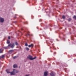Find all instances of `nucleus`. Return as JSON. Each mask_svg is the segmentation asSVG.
Here are the masks:
<instances>
[{
	"instance_id": "obj_1",
	"label": "nucleus",
	"mask_w": 76,
	"mask_h": 76,
	"mask_svg": "<svg viewBox=\"0 0 76 76\" xmlns=\"http://www.w3.org/2000/svg\"><path fill=\"white\" fill-rule=\"evenodd\" d=\"M36 56L34 57V58H33L32 56L31 55H29L27 57V58H29L31 60H34L36 58Z\"/></svg>"
},
{
	"instance_id": "obj_2",
	"label": "nucleus",
	"mask_w": 76,
	"mask_h": 76,
	"mask_svg": "<svg viewBox=\"0 0 76 76\" xmlns=\"http://www.w3.org/2000/svg\"><path fill=\"white\" fill-rule=\"evenodd\" d=\"M12 48H13V47H15V44L14 43L11 44L10 43L8 45V47H10Z\"/></svg>"
},
{
	"instance_id": "obj_3",
	"label": "nucleus",
	"mask_w": 76,
	"mask_h": 76,
	"mask_svg": "<svg viewBox=\"0 0 76 76\" xmlns=\"http://www.w3.org/2000/svg\"><path fill=\"white\" fill-rule=\"evenodd\" d=\"M4 22V19L2 18H0V22Z\"/></svg>"
},
{
	"instance_id": "obj_4",
	"label": "nucleus",
	"mask_w": 76,
	"mask_h": 76,
	"mask_svg": "<svg viewBox=\"0 0 76 76\" xmlns=\"http://www.w3.org/2000/svg\"><path fill=\"white\" fill-rule=\"evenodd\" d=\"M14 52V50H12L9 51V53L10 54H12V53Z\"/></svg>"
},
{
	"instance_id": "obj_5",
	"label": "nucleus",
	"mask_w": 76,
	"mask_h": 76,
	"mask_svg": "<svg viewBox=\"0 0 76 76\" xmlns=\"http://www.w3.org/2000/svg\"><path fill=\"white\" fill-rule=\"evenodd\" d=\"M50 75L51 76H55L54 72H51L50 73Z\"/></svg>"
},
{
	"instance_id": "obj_6",
	"label": "nucleus",
	"mask_w": 76,
	"mask_h": 76,
	"mask_svg": "<svg viewBox=\"0 0 76 76\" xmlns=\"http://www.w3.org/2000/svg\"><path fill=\"white\" fill-rule=\"evenodd\" d=\"M48 75V72H44V76H47Z\"/></svg>"
},
{
	"instance_id": "obj_7",
	"label": "nucleus",
	"mask_w": 76,
	"mask_h": 76,
	"mask_svg": "<svg viewBox=\"0 0 76 76\" xmlns=\"http://www.w3.org/2000/svg\"><path fill=\"white\" fill-rule=\"evenodd\" d=\"M11 75H15V73L14 71L12 72H10Z\"/></svg>"
},
{
	"instance_id": "obj_8",
	"label": "nucleus",
	"mask_w": 76,
	"mask_h": 76,
	"mask_svg": "<svg viewBox=\"0 0 76 76\" xmlns=\"http://www.w3.org/2000/svg\"><path fill=\"white\" fill-rule=\"evenodd\" d=\"M28 47H34V45L32 44H31V45H28Z\"/></svg>"
},
{
	"instance_id": "obj_9",
	"label": "nucleus",
	"mask_w": 76,
	"mask_h": 76,
	"mask_svg": "<svg viewBox=\"0 0 76 76\" xmlns=\"http://www.w3.org/2000/svg\"><path fill=\"white\" fill-rule=\"evenodd\" d=\"M13 71L14 72H15V73H17L19 72H18V70H15V69H13Z\"/></svg>"
},
{
	"instance_id": "obj_10",
	"label": "nucleus",
	"mask_w": 76,
	"mask_h": 76,
	"mask_svg": "<svg viewBox=\"0 0 76 76\" xmlns=\"http://www.w3.org/2000/svg\"><path fill=\"white\" fill-rule=\"evenodd\" d=\"M13 67H14V68H16V67H18V66L17 65V64H15L14 65Z\"/></svg>"
},
{
	"instance_id": "obj_11",
	"label": "nucleus",
	"mask_w": 76,
	"mask_h": 76,
	"mask_svg": "<svg viewBox=\"0 0 76 76\" xmlns=\"http://www.w3.org/2000/svg\"><path fill=\"white\" fill-rule=\"evenodd\" d=\"M6 72L7 73H10V71H9V69H7Z\"/></svg>"
},
{
	"instance_id": "obj_12",
	"label": "nucleus",
	"mask_w": 76,
	"mask_h": 76,
	"mask_svg": "<svg viewBox=\"0 0 76 76\" xmlns=\"http://www.w3.org/2000/svg\"><path fill=\"white\" fill-rule=\"evenodd\" d=\"M3 53V49H0V53Z\"/></svg>"
},
{
	"instance_id": "obj_13",
	"label": "nucleus",
	"mask_w": 76,
	"mask_h": 76,
	"mask_svg": "<svg viewBox=\"0 0 76 76\" xmlns=\"http://www.w3.org/2000/svg\"><path fill=\"white\" fill-rule=\"evenodd\" d=\"M62 18L63 19H64L66 18V17L64 15H63L62 16Z\"/></svg>"
},
{
	"instance_id": "obj_14",
	"label": "nucleus",
	"mask_w": 76,
	"mask_h": 76,
	"mask_svg": "<svg viewBox=\"0 0 76 76\" xmlns=\"http://www.w3.org/2000/svg\"><path fill=\"white\" fill-rule=\"evenodd\" d=\"M15 44L16 45H19V44H18V42H15Z\"/></svg>"
},
{
	"instance_id": "obj_15",
	"label": "nucleus",
	"mask_w": 76,
	"mask_h": 76,
	"mask_svg": "<svg viewBox=\"0 0 76 76\" xmlns=\"http://www.w3.org/2000/svg\"><path fill=\"white\" fill-rule=\"evenodd\" d=\"M7 44H10V41H9V40H7Z\"/></svg>"
},
{
	"instance_id": "obj_16",
	"label": "nucleus",
	"mask_w": 76,
	"mask_h": 76,
	"mask_svg": "<svg viewBox=\"0 0 76 76\" xmlns=\"http://www.w3.org/2000/svg\"><path fill=\"white\" fill-rule=\"evenodd\" d=\"M26 49L27 50V51H29V49L28 48H26Z\"/></svg>"
},
{
	"instance_id": "obj_17",
	"label": "nucleus",
	"mask_w": 76,
	"mask_h": 76,
	"mask_svg": "<svg viewBox=\"0 0 76 76\" xmlns=\"http://www.w3.org/2000/svg\"><path fill=\"white\" fill-rule=\"evenodd\" d=\"M4 55H3L1 56V58H4Z\"/></svg>"
},
{
	"instance_id": "obj_18",
	"label": "nucleus",
	"mask_w": 76,
	"mask_h": 76,
	"mask_svg": "<svg viewBox=\"0 0 76 76\" xmlns=\"http://www.w3.org/2000/svg\"><path fill=\"white\" fill-rule=\"evenodd\" d=\"M73 18L74 19H76V16L74 15Z\"/></svg>"
},
{
	"instance_id": "obj_19",
	"label": "nucleus",
	"mask_w": 76,
	"mask_h": 76,
	"mask_svg": "<svg viewBox=\"0 0 76 76\" xmlns=\"http://www.w3.org/2000/svg\"><path fill=\"white\" fill-rule=\"evenodd\" d=\"M68 20L69 21H70V20H72V18H69Z\"/></svg>"
},
{
	"instance_id": "obj_20",
	"label": "nucleus",
	"mask_w": 76,
	"mask_h": 76,
	"mask_svg": "<svg viewBox=\"0 0 76 76\" xmlns=\"http://www.w3.org/2000/svg\"><path fill=\"white\" fill-rule=\"evenodd\" d=\"M25 46H26V47H27V46H28V44H27V43H26L25 44Z\"/></svg>"
},
{
	"instance_id": "obj_21",
	"label": "nucleus",
	"mask_w": 76,
	"mask_h": 76,
	"mask_svg": "<svg viewBox=\"0 0 76 76\" xmlns=\"http://www.w3.org/2000/svg\"><path fill=\"white\" fill-rule=\"evenodd\" d=\"M16 58V56H14V57H13V59H15V58Z\"/></svg>"
},
{
	"instance_id": "obj_22",
	"label": "nucleus",
	"mask_w": 76,
	"mask_h": 76,
	"mask_svg": "<svg viewBox=\"0 0 76 76\" xmlns=\"http://www.w3.org/2000/svg\"><path fill=\"white\" fill-rule=\"evenodd\" d=\"M8 38L9 39H10V36H9L8 37Z\"/></svg>"
},
{
	"instance_id": "obj_23",
	"label": "nucleus",
	"mask_w": 76,
	"mask_h": 76,
	"mask_svg": "<svg viewBox=\"0 0 76 76\" xmlns=\"http://www.w3.org/2000/svg\"><path fill=\"white\" fill-rule=\"evenodd\" d=\"M4 48H5V49H6V48H7V47H4Z\"/></svg>"
},
{
	"instance_id": "obj_24",
	"label": "nucleus",
	"mask_w": 76,
	"mask_h": 76,
	"mask_svg": "<svg viewBox=\"0 0 76 76\" xmlns=\"http://www.w3.org/2000/svg\"><path fill=\"white\" fill-rule=\"evenodd\" d=\"M54 54H56V52H55L54 53Z\"/></svg>"
},
{
	"instance_id": "obj_25",
	"label": "nucleus",
	"mask_w": 76,
	"mask_h": 76,
	"mask_svg": "<svg viewBox=\"0 0 76 76\" xmlns=\"http://www.w3.org/2000/svg\"><path fill=\"white\" fill-rule=\"evenodd\" d=\"M27 35L29 36V33H28V34H27Z\"/></svg>"
},
{
	"instance_id": "obj_26",
	"label": "nucleus",
	"mask_w": 76,
	"mask_h": 76,
	"mask_svg": "<svg viewBox=\"0 0 76 76\" xmlns=\"http://www.w3.org/2000/svg\"><path fill=\"white\" fill-rule=\"evenodd\" d=\"M26 76H29V75H26Z\"/></svg>"
},
{
	"instance_id": "obj_27",
	"label": "nucleus",
	"mask_w": 76,
	"mask_h": 76,
	"mask_svg": "<svg viewBox=\"0 0 76 76\" xmlns=\"http://www.w3.org/2000/svg\"><path fill=\"white\" fill-rule=\"evenodd\" d=\"M31 36H32V35H31Z\"/></svg>"
},
{
	"instance_id": "obj_28",
	"label": "nucleus",
	"mask_w": 76,
	"mask_h": 76,
	"mask_svg": "<svg viewBox=\"0 0 76 76\" xmlns=\"http://www.w3.org/2000/svg\"><path fill=\"white\" fill-rule=\"evenodd\" d=\"M50 51L51 52V50H50Z\"/></svg>"
},
{
	"instance_id": "obj_29",
	"label": "nucleus",
	"mask_w": 76,
	"mask_h": 76,
	"mask_svg": "<svg viewBox=\"0 0 76 76\" xmlns=\"http://www.w3.org/2000/svg\"><path fill=\"white\" fill-rule=\"evenodd\" d=\"M50 48H51V47H50Z\"/></svg>"
}]
</instances>
